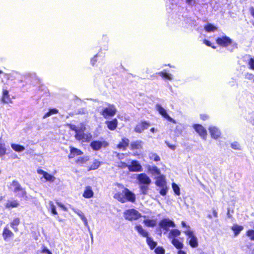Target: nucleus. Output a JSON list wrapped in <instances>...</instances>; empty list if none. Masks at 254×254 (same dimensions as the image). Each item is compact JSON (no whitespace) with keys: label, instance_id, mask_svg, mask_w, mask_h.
<instances>
[{"label":"nucleus","instance_id":"obj_33","mask_svg":"<svg viewBox=\"0 0 254 254\" xmlns=\"http://www.w3.org/2000/svg\"><path fill=\"white\" fill-rule=\"evenodd\" d=\"M217 29V27L210 23L207 24L204 26V29L208 32H214Z\"/></svg>","mask_w":254,"mask_h":254},{"label":"nucleus","instance_id":"obj_46","mask_svg":"<svg viewBox=\"0 0 254 254\" xmlns=\"http://www.w3.org/2000/svg\"><path fill=\"white\" fill-rule=\"evenodd\" d=\"M49 208L51 210V212L53 214H57V212L56 210V207L54 204V203L52 201H50L49 202Z\"/></svg>","mask_w":254,"mask_h":254},{"label":"nucleus","instance_id":"obj_14","mask_svg":"<svg viewBox=\"0 0 254 254\" xmlns=\"http://www.w3.org/2000/svg\"><path fill=\"white\" fill-rule=\"evenodd\" d=\"M75 137L78 140H82L84 142L89 141L92 138V135L89 133H81V134H75Z\"/></svg>","mask_w":254,"mask_h":254},{"label":"nucleus","instance_id":"obj_16","mask_svg":"<svg viewBox=\"0 0 254 254\" xmlns=\"http://www.w3.org/2000/svg\"><path fill=\"white\" fill-rule=\"evenodd\" d=\"M148 172L154 176H159L161 175L160 169L156 166L148 165L147 166Z\"/></svg>","mask_w":254,"mask_h":254},{"label":"nucleus","instance_id":"obj_2","mask_svg":"<svg viewBox=\"0 0 254 254\" xmlns=\"http://www.w3.org/2000/svg\"><path fill=\"white\" fill-rule=\"evenodd\" d=\"M11 186L12 187L13 192L16 193L17 196L25 200L27 199L28 197L26 190L21 187V185L17 181H13Z\"/></svg>","mask_w":254,"mask_h":254},{"label":"nucleus","instance_id":"obj_20","mask_svg":"<svg viewBox=\"0 0 254 254\" xmlns=\"http://www.w3.org/2000/svg\"><path fill=\"white\" fill-rule=\"evenodd\" d=\"M129 140L128 139L126 138H123L122 141L118 145V148L123 150H126L129 144Z\"/></svg>","mask_w":254,"mask_h":254},{"label":"nucleus","instance_id":"obj_63","mask_svg":"<svg viewBox=\"0 0 254 254\" xmlns=\"http://www.w3.org/2000/svg\"><path fill=\"white\" fill-rule=\"evenodd\" d=\"M57 204L59 206H60V207L63 208L64 210H66L65 207L63 204H62L61 203L57 202Z\"/></svg>","mask_w":254,"mask_h":254},{"label":"nucleus","instance_id":"obj_61","mask_svg":"<svg viewBox=\"0 0 254 254\" xmlns=\"http://www.w3.org/2000/svg\"><path fill=\"white\" fill-rule=\"evenodd\" d=\"M50 251L46 247H44L42 250V253L48 254Z\"/></svg>","mask_w":254,"mask_h":254},{"label":"nucleus","instance_id":"obj_7","mask_svg":"<svg viewBox=\"0 0 254 254\" xmlns=\"http://www.w3.org/2000/svg\"><path fill=\"white\" fill-rule=\"evenodd\" d=\"M136 179L138 181L139 185H150L151 183L150 178L145 173L138 174Z\"/></svg>","mask_w":254,"mask_h":254},{"label":"nucleus","instance_id":"obj_59","mask_svg":"<svg viewBox=\"0 0 254 254\" xmlns=\"http://www.w3.org/2000/svg\"><path fill=\"white\" fill-rule=\"evenodd\" d=\"M82 221L83 222L84 224V225L87 227L88 229H89V225H88V222H87V220L86 219V218H84V219H83L82 220Z\"/></svg>","mask_w":254,"mask_h":254},{"label":"nucleus","instance_id":"obj_28","mask_svg":"<svg viewBox=\"0 0 254 254\" xmlns=\"http://www.w3.org/2000/svg\"><path fill=\"white\" fill-rule=\"evenodd\" d=\"M172 244L178 249H181L184 246L183 243L176 238L172 239Z\"/></svg>","mask_w":254,"mask_h":254},{"label":"nucleus","instance_id":"obj_44","mask_svg":"<svg viewBox=\"0 0 254 254\" xmlns=\"http://www.w3.org/2000/svg\"><path fill=\"white\" fill-rule=\"evenodd\" d=\"M184 232L189 237L190 239H191L193 237H196L193 234V232L190 230V229L186 230Z\"/></svg>","mask_w":254,"mask_h":254},{"label":"nucleus","instance_id":"obj_57","mask_svg":"<svg viewBox=\"0 0 254 254\" xmlns=\"http://www.w3.org/2000/svg\"><path fill=\"white\" fill-rule=\"evenodd\" d=\"M246 78L250 80H252L254 78V75L251 73H247L246 75Z\"/></svg>","mask_w":254,"mask_h":254},{"label":"nucleus","instance_id":"obj_29","mask_svg":"<svg viewBox=\"0 0 254 254\" xmlns=\"http://www.w3.org/2000/svg\"><path fill=\"white\" fill-rule=\"evenodd\" d=\"M20 223V219L18 218H14L12 221L10 223V226L12 229L15 231H18V228L17 226Z\"/></svg>","mask_w":254,"mask_h":254},{"label":"nucleus","instance_id":"obj_39","mask_svg":"<svg viewBox=\"0 0 254 254\" xmlns=\"http://www.w3.org/2000/svg\"><path fill=\"white\" fill-rule=\"evenodd\" d=\"M100 164L101 163L99 161L95 160L93 164L89 167L88 170H96L100 166Z\"/></svg>","mask_w":254,"mask_h":254},{"label":"nucleus","instance_id":"obj_41","mask_svg":"<svg viewBox=\"0 0 254 254\" xmlns=\"http://www.w3.org/2000/svg\"><path fill=\"white\" fill-rule=\"evenodd\" d=\"M71 209L74 212H75L76 214H77L80 217V218L81 220H82L83 219L85 218V216H84V214L81 210H80L78 209L75 208L74 207L71 208Z\"/></svg>","mask_w":254,"mask_h":254},{"label":"nucleus","instance_id":"obj_34","mask_svg":"<svg viewBox=\"0 0 254 254\" xmlns=\"http://www.w3.org/2000/svg\"><path fill=\"white\" fill-rule=\"evenodd\" d=\"M181 232L179 230L173 229L170 231L169 234V238L170 239H173L174 237L179 236Z\"/></svg>","mask_w":254,"mask_h":254},{"label":"nucleus","instance_id":"obj_43","mask_svg":"<svg viewBox=\"0 0 254 254\" xmlns=\"http://www.w3.org/2000/svg\"><path fill=\"white\" fill-rule=\"evenodd\" d=\"M47 181L54 182L55 178L52 176V175L49 174L48 173H46L44 176L43 177Z\"/></svg>","mask_w":254,"mask_h":254},{"label":"nucleus","instance_id":"obj_53","mask_svg":"<svg viewBox=\"0 0 254 254\" xmlns=\"http://www.w3.org/2000/svg\"><path fill=\"white\" fill-rule=\"evenodd\" d=\"M77 113L78 114L85 115V114H87L88 113V112H87V110L86 109L83 108H80V109H78V110L77 111Z\"/></svg>","mask_w":254,"mask_h":254},{"label":"nucleus","instance_id":"obj_27","mask_svg":"<svg viewBox=\"0 0 254 254\" xmlns=\"http://www.w3.org/2000/svg\"><path fill=\"white\" fill-rule=\"evenodd\" d=\"M19 205V202L17 200H8L5 205L6 208H15Z\"/></svg>","mask_w":254,"mask_h":254},{"label":"nucleus","instance_id":"obj_21","mask_svg":"<svg viewBox=\"0 0 254 254\" xmlns=\"http://www.w3.org/2000/svg\"><path fill=\"white\" fill-rule=\"evenodd\" d=\"M82 154L83 152L81 150L74 147H70V152L68 155V158H73L75 156L80 155Z\"/></svg>","mask_w":254,"mask_h":254},{"label":"nucleus","instance_id":"obj_19","mask_svg":"<svg viewBox=\"0 0 254 254\" xmlns=\"http://www.w3.org/2000/svg\"><path fill=\"white\" fill-rule=\"evenodd\" d=\"M105 124L107 125L108 128L111 130L116 129L118 125V121L116 119H114L111 121H106Z\"/></svg>","mask_w":254,"mask_h":254},{"label":"nucleus","instance_id":"obj_23","mask_svg":"<svg viewBox=\"0 0 254 254\" xmlns=\"http://www.w3.org/2000/svg\"><path fill=\"white\" fill-rule=\"evenodd\" d=\"M93 191L91 187L88 186L85 188L83 196L86 198H90L93 196Z\"/></svg>","mask_w":254,"mask_h":254},{"label":"nucleus","instance_id":"obj_45","mask_svg":"<svg viewBox=\"0 0 254 254\" xmlns=\"http://www.w3.org/2000/svg\"><path fill=\"white\" fill-rule=\"evenodd\" d=\"M248 57L250 58L248 62L249 68L251 69L254 70V58H252L250 55H248Z\"/></svg>","mask_w":254,"mask_h":254},{"label":"nucleus","instance_id":"obj_24","mask_svg":"<svg viewBox=\"0 0 254 254\" xmlns=\"http://www.w3.org/2000/svg\"><path fill=\"white\" fill-rule=\"evenodd\" d=\"M2 101L4 103H12V101L10 98L8 91L6 89H3L2 91Z\"/></svg>","mask_w":254,"mask_h":254},{"label":"nucleus","instance_id":"obj_25","mask_svg":"<svg viewBox=\"0 0 254 254\" xmlns=\"http://www.w3.org/2000/svg\"><path fill=\"white\" fill-rule=\"evenodd\" d=\"M13 236V233L6 226L4 228L2 237L4 240H6L8 238H10Z\"/></svg>","mask_w":254,"mask_h":254},{"label":"nucleus","instance_id":"obj_18","mask_svg":"<svg viewBox=\"0 0 254 254\" xmlns=\"http://www.w3.org/2000/svg\"><path fill=\"white\" fill-rule=\"evenodd\" d=\"M135 229L138 232V233L142 237L147 238L149 235L148 232L144 229L142 226L140 225H137L135 226Z\"/></svg>","mask_w":254,"mask_h":254},{"label":"nucleus","instance_id":"obj_58","mask_svg":"<svg viewBox=\"0 0 254 254\" xmlns=\"http://www.w3.org/2000/svg\"><path fill=\"white\" fill-rule=\"evenodd\" d=\"M37 173L38 174H40V175H43V176L44 177V175H45V174L47 173L46 172L42 170H41V169H38L37 170Z\"/></svg>","mask_w":254,"mask_h":254},{"label":"nucleus","instance_id":"obj_31","mask_svg":"<svg viewBox=\"0 0 254 254\" xmlns=\"http://www.w3.org/2000/svg\"><path fill=\"white\" fill-rule=\"evenodd\" d=\"M146 243L151 250L154 249L157 245L156 242H154L152 238L149 237L146 238Z\"/></svg>","mask_w":254,"mask_h":254},{"label":"nucleus","instance_id":"obj_13","mask_svg":"<svg viewBox=\"0 0 254 254\" xmlns=\"http://www.w3.org/2000/svg\"><path fill=\"white\" fill-rule=\"evenodd\" d=\"M208 130L212 138L216 139L221 135V131L218 128L215 126L209 127Z\"/></svg>","mask_w":254,"mask_h":254},{"label":"nucleus","instance_id":"obj_11","mask_svg":"<svg viewBox=\"0 0 254 254\" xmlns=\"http://www.w3.org/2000/svg\"><path fill=\"white\" fill-rule=\"evenodd\" d=\"M128 170L131 172H141L142 171V166L137 161L133 160L130 165L127 166Z\"/></svg>","mask_w":254,"mask_h":254},{"label":"nucleus","instance_id":"obj_49","mask_svg":"<svg viewBox=\"0 0 254 254\" xmlns=\"http://www.w3.org/2000/svg\"><path fill=\"white\" fill-rule=\"evenodd\" d=\"M172 188L173 189L174 191L177 195H180V188L175 183L172 184Z\"/></svg>","mask_w":254,"mask_h":254},{"label":"nucleus","instance_id":"obj_38","mask_svg":"<svg viewBox=\"0 0 254 254\" xmlns=\"http://www.w3.org/2000/svg\"><path fill=\"white\" fill-rule=\"evenodd\" d=\"M189 244L192 248H196L198 245V241L196 237H193L189 241Z\"/></svg>","mask_w":254,"mask_h":254},{"label":"nucleus","instance_id":"obj_30","mask_svg":"<svg viewBox=\"0 0 254 254\" xmlns=\"http://www.w3.org/2000/svg\"><path fill=\"white\" fill-rule=\"evenodd\" d=\"M11 148L15 151L18 152H22L25 150V147L22 145L12 143L11 144Z\"/></svg>","mask_w":254,"mask_h":254},{"label":"nucleus","instance_id":"obj_6","mask_svg":"<svg viewBox=\"0 0 254 254\" xmlns=\"http://www.w3.org/2000/svg\"><path fill=\"white\" fill-rule=\"evenodd\" d=\"M156 110L159 113L160 115L162 116L164 118L167 119L168 121L174 123L176 124V122L173 118H171L167 114L166 111L165 109H164L161 105L159 104H157L155 105Z\"/></svg>","mask_w":254,"mask_h":254},{"label":"nucleus","instance_id":"obj_42","mask_svg":"<svg viewBox=\"0 0 254 254\" xmlns=\"http://www.w3.org/2000/svg\"><path fill=\"white\" fill-rule=\"evenodd\" d=\"M149 157L151 160H153L155 162H157L160 161V158L159 156H158L156 154L154 153H150L149 154Z\"/></svg>","mask_w":254,"mask_h":254},{"label":"nucleus","instance_id":"obj_10","mask_svg":"<svg viewBox=\"0 0 254 254\" xmlns=\"http://www.w3.org/2000/svg\"><path fill=\"white\" fill-rule=\"evenodd\" d=\"M193 128L203 139H206L207 131L203 126L199 124L193 125Z\"/></svg>","mask_w":254,"mask_h":254},{"label":"nucleus","instance_id":"obj_32","mask_svg":"<svg viewBox=\"0 0 254 254\" xmlns=\"http://www.w3.org/2000/svg\"><path fill=\"white\" fill-rule=\"evenodd\" d=\"M114 197L122 203L126 202V198L124 197L123 193L118 192L115 194Z\"/></svg>","mask_w":254,"mask_h":254},{"label":"nucleus","instance_id":"obj_54","mask_svg":"<svg viewBox=\"0 0 254 254\" xmlns=\"http://www.w3.org/2000/svg\"><path fill=\"white\" fill-rule=\"evenodd\" d=\"M127 166H128V165L127 163L123 162H119L117 165V167L121 168H125L127 167Z\"/></svg>","mask_w":254,"mask_h":254},{"label":"nucleus","instance_id":"obj_8","mask_svg":"<svg viewBox=\"0 0 254 254\" xmlns=\"http://www.w3.org/2000/svg\"><path fill=\"white\" fill-rule=\"evenodd\" d=\"M108 145L107 142L105 141H101L98 140L93 141L90 143V146L93 150L97 151L100 150L102 147H106Z\"/></svg>","mask_w":254,"mask_h":254},{"label":"nucleus","instance_id":"obj_5","mask_svg":"<svg viewBox=\"0 0 254 254\" xmlns=\"http://www.w3.org/2000/svg\"><path fill=\"white\" fill-rule=\"evenodd\" d=\"M159 226L163 230H165L166 232H168L169 231V228L170 227H176V225L174 222L168 218H164L160 221L159 223Z\"/></svg>","mask_w":254,"mask_h":254},{"label":"nucleus","instance_id":"obj_1","mask_svg":"<svg viewBox=\"0 0 254 254\" xmlns=\"http://www.w3.org/2000/svg\"><path fill=\"white\" fill-rule=\"evenodd\" d=\"M105 107H100L99 111L101 115L105 119H109L111 117L115 116L117 113V109L115 105L106 103Z\"/></svg>","mask_w":254,"mask_h":254},{"label":"nucleus","instance_id":"obj_48","mask_svg":"<svg viewBox=\"0 0 254 254\" xmlns=\"http://www.w3.org/2000/svg\"><path fill=\"white\" fill-rule=\"evenodd\" d=\"M6 149L4 144L0 141V157L3 156L5 154Z\"/></svg>","mask_w":254,"mask_h":254},{"label":"nucleus","instance_id":"obj_64","mask_svg":"<svg viewBox=\"0 0 254 254\" xmlns=\"http://www.w3.org/2000/svg\"><path fill=\"white\" fill-rule=\"evenodd\" d=\"M200 118H201V119L202 120H204H204H207V119L208 118V116H207V115H201L200 116Z\"/></svg>","mask_w":254,"mask_h":254},{"label":"nucleus","instance_id":"obj_62","mask_svg":"<svg viewBox=\"0 0 254 254\" xmlns=\"http://www.w3.org/2000/svg\"><path fill=\"white\" fill-rule=\"evenodd\" d=\"M96 58H97V56H95L91 60V63L93 65H94V64H95V63L97 61Z\"/></svg>","mask_w":254,"mask_h":254},{"label":"nucleus","instance_id":"obj_36","mask_svg":"<svg viewBox=\"0 0 254 254\" xmlns=\"http://www.w3.org/2000/svg\"><path fill=\"white\" fill-rule=\"evenodd\" d=\"M162 77L165 78L168 80H171L173 79V75L171 73H167L164 71H161L157 73Z\"/></svg>","mask_w":254,"mask_h":254},{"label":"nucleus","instance_id":"obj_22","mask_svg":"<svg viewBox=\"0 0 254 254\" xmlns=\"http://www.w3.org/2000/svg\"><path fill=\"white\" fill-rule=\"evenodd\" d=\"M72 129L75 131V134H81L84 132L86 129V127L84 124H80L77 127L74 126L72 127Z\"/></svg>","mask_w":254,"mask_h":254},{"label":"nucleus","instance_id":"obj_26","mask_svg":"<svg viewBox=\"0 0 254 254\" xmlns=\"http://www.w3.org/2000/svg\"><path fill=\"white\" fill-rule=\"evenodd\" d=\"M143 223L148 227H154L157 224V220L155 219H146L143 220Z\"/></svg>","mask_w":254,"mask_h":254},{"label":"nucleus","instance_id":"obj_40","mask_svg":"<svg viewBox=\"0 0 254 254\" xmlns=\"http://www.w3.org/2000/svg\"><path fill=\"white\" fill-rule=\"evenodd\" d=\"M243 229L242 226L238 225H234L232 227V229L235 232V235H237Z\"/></svg>","mask_w":254,"mask_h":254},{"label":"nucleus","instance_id":"obj_35","mask_svg":"<svg viewBox=\"0 0 254 254\" xmlns=\"http://www.w3.org/2000/svg\"><path fill=\"white\" fill-rule=\"evenodd\" d=\"M149 186L146 185H139L140 191L142 194L143 195H146L147 194L148 191L149 190Z\"/></svg>","mask_w":254,"mask_h":254},{"label":"nucleus","instance_id":"obj_37","mask_svg":"<svg viewBox=\"0 0 254 254\" xmlns=\"http://www.w3.org/2000/svg\"><path fill=\"white\" fill-rule=\"evenodd\" d=\"M58 110H57L56 109H50L47 113H46L44 115V116L43 117V119H46V118L50 117L52 115L56 114L58 113Z\"/></svg>","mask_w":254,"mask_h":254},{"label":"nucleus","instance_id":"obj_50","mask_svg":"<svg viewBox=\"0 0 254 254\" xmlns=\"http://www.w3.org/2000/svg\"><path fill=\"white\" fill-rule=\"evenodd\" d=\"M156 254H165V250L161 247H158L155 250Z\"/></svg>","mask_w":254,"mask_h":254},{"label":"nucleus","instance_id":"obj_51","mask_svg":"<svg viewBox=\"0 0 254 254\" xmlns=\"http://www.w3.org/2000/svg\"><path fill=\"white\" fill-rule=\"evenodd\" d=\"M231 147L235 150H240V145L237 142H234L231 144Z\"/></svg>","mask_w":254,"mask_h":254},{"label":"nucleus","instance_id":"obj_55","mask_svg":"<svg viewBox=\"0 0 254 254\" xmlns=\"http://www.w3.org/2000/svg\"><path fill=\"white\" fill-rule=\"evenodd\" d=\"M203 43H204V44H205L207 46L211 47L213 49H215L216 48L215 47L212 46L211 45V42L210 41H208L207 40H204Z\"/></svg>","mask_w":254,"mask_h":254},{"label":"nucleus","instance_id":"obj_3","mask_svg":"<svg viewBox=\"0 0 254 254\" xmlns=\"http://www.w3.org/2000/svg\"><path fill=\"white\" fill-rule=\"evenodd\" d=\"M155 185L159 188H160L159 193L161 195L164 196L166 194L168 188L166 185V182L165 180V177L163 175H160L155 177Z\"/></svg>","mask_w":254,"mask_h":254},{"label":"nucleus","instance_id":"obj_17","mask_svg":"<svg viewBox=\"0 0 254 254\" xmlns=\"http://www.w3.org/2000/svg\"><path fill=\"white\" fill-rule=\"evenodd\" d=\"M143 142L141 140H136L130 143L131 150H140L142 148Z\"/></svg>","mask_w":254,"mask_h":254},{"label":"nucleus","instance_id":"obj_60","mask_svg":"<svg viewBox=\"0 0 254 254\" xmlns=\"http://www.w3.org/2000/svg\"><path fill=\"white\" fill-rule=\"evenodd\" d=\"M82 221L83 222L84 224V225L87 227L88 229H89V225H88V222H87V220L86 219V218H84V219H83L82 220Z\"/></svg>","mask_w":254,"mask_h":254},{"label":"nucleus","instance_id":"obj_12","mask_svg":"<svg viewBox=\"0 0 254 254\" xmlns=\"http://www.w3.org/2000/svg\"><path fill=\"white\" fill-rule=\"evenodd\" d=\"M216 43L221 46L227 47L232 43V40L228 37L224 36L221 38H218L216 39Z\"/></svg>","mask_w":254,"mask_h":254},{"label":"nucleus","instance_id":"obj_47","mask_svg":"<svg viewBox=\"0 0 254 254\" xmlns=\"http://www.w3.org/2000/svg\"><path fill=\"white\" fill-rule=\"evenodd\" d=\"M89 159V157L88 156H86L84 157H79L77 160V163L79 164H82L88 161Z\"/></svg>","mask_w":254,"mask_h":254},{"label":"nucleus","instance_id":"obj_4","mask_svg":"<svg viewBox=\"0 0 254 254\" xmlns=\"http://www.w3.org/2000/svg\"><path fill=\"white\" fill-rule=\"evenodd\" d=\"M124 217L126 220L134 221L140 218L141 214L134 209H129L125 211L124 212Z\"/></svg>","mask_w":254,"mask_h":254},{"label":"nucleus","instance_id":"obj_9","mask_svg":"<svg viewBox=\"0 0 254 254\" xmlns=\"http://www.w3.org/2000/svg\"><path fill=\"white\" fill-rule=\"evenodd\" d=\"M124 197L126 198V202L127 201L134 202L136 199V196L134 193L130 191L128 189L125 188L123 190Z\"/></svg>","mask_w":254,"mask_h":254},{"label":"nucleus","instance_id":"obj_56","mask_svg":"<svg viewBox=\"0 0 254 254\" xmlns=\"http://www.w3.org/2000/svg\"><path fill=\"white\" fill-rule=\"evenodd\" d=\"M165 143L171 149L175 150L176 149V146L175 145L170 144L168 142L165 141Z\"/></svg>","mask_w":254,"mask_h":254},{"label":"nucleus","instance_id":"obj_15","mask_svg":"<svg viewBox=\"0 0 254 254\" xmlns=\"http://www.w3.org/2000/svg\"><path fill=\"white\" fill-rule=\"evenodd\" d=\"M150 126V124L146 122H142L138 124L135 127L134 131L137 133H141L144 129H147Z\"/></svg>","mask_w":254,"mask_h":254},{"label":"nucleus","instance_id":"obj_52","mask_svg":"<svg viewBox=\"0 0 254 254\" xmlns=\"http://www.w3.org/2000/svg\"><path fill=\"white\" fill-rule=\"evenodd\" d=\"M247 235L251 238V240H254V230H249L247 232Z\"/></svg>","mask_w":254,"mask_h":254}]
</instances>
